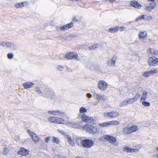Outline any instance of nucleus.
<instances>
[{
	"mask_svg": "<svg viewBox=\"0 0 158 158\" xmlns=\"http://www.w3.org/2000/svg\"><path fill=\"white\" fill-rule=\"evenodd\" d=\"M138 130L137 126L133 125L130 127H123V129L122 132L124 135H127L136 132Z\"/></svg>",
	"mask_w": 158,
	"mask_h": 158,
	"instance_id": "f257e3e1",
	"label": "nucleus"
},
{
	"mask_svg": "<svg viewBox=\"0 0 158 158\" xmlns=\"http://www.w3.org/2000/svg\"><path fill=\"white\" fill-rule=\"evenodd\" d=\"M94 122L92 125L86 124L82 127V129L85 130L86 132L92 133L95 134L98 131L97 128L94 125Z\"/></svg>",
	"mask_w": 158,
	"mask_h": 158,
	"instance_id": "f03ea898",
	"label": "nucleus"
},
{
	"mask_svg": "<svg viewBox=\"0 0 158 158\" xmlns=\"http://www.w3.org/2000/svg\"><path fill=\"white\" fill-rule=\"evenodd\" d=\"M101 140L103 141L106 140L110 143L115 145H117L118 144L116 138L110 135H106L102 136L101 138Z\"/></svg>",
	"mask_w": 158,
	"mask_h": 158,
	"instance_id": "7ed1b4c3",
	"label": "nucleus"
},
{
	"mask_svg": "<svg viewBox=\"0 0 158 158\" xmlns=\"http://www.w3.org/2000/svg\"><path fill=\"white\" fill-rule=\"evenodd\" d=\"M81 143L83 147L86 148H89L93 146L94 143L92 140L87 139L81 140Z\"/></svg>",
	"mask_w": 158,
	"mask_h": 158,
	"instance_id": "20e7f679",
	"label": "nucleus"
},
{
	"mask_svg": "<svg viewBox=\"0 0 158 158\" xmlns=\"http://www.w3.org/2000/svg\"><path fill=\"white\" fill-rule=\"evenodd\" d=\"M148 63L150 66H155L158 65V58L154 56L148 57Z\"/></svg>",
	"mask_w": 158,
	"mask_h": 158,
	"instance_id": "39448f33",
	"label": "nucleus"
},
{
	"mask_svg": "<svg viewBox=\"0 0 158 158\" xmlns=\"http://www.w3.org/2000/svg\"><path fill=\"white\" fill-rule=\"evenodd\" d=\"M78 56V55L77 53L74 52H68L65 56V58L68 60H72L73 59L77 60Z\"/></svg>",
	"mask_w": 158,
	"mask_h": 158,
	"instance_id": "423d86ee",
	"label": "nucleus"
},
{
	"mask_svg": "<svg viewBox=\"0 0 158 158\" xmlns=\"http://www.w3.org/2000/svg\"><path fill=\"white\" fill-rule=\"evenodd\" d=\"M98 85V88L102 91L106 90L108 86L107 83L103 80L99 81Z\"/></svg>",
	"mask_w": 158,
	"mask_h": 158,
	"instance_id": "0eeeda50",
	"label": "nucleus"
},
{
	"mask_svg": "<svg viewBox=\"0 0 158 158\" xmlns=\"http://www.w3.org/2000/svg\"><path fill=\"white\" fill-rule=\"evenodd\" d=\"M119 113L116 111H113L110 112H106L104 114V116L110 118H114L119 115Z\"/></svg>",
	"mask_w": 158,
	"mask_h": 158,
	"instance_id": "6e6552de",
	"label": "nucleus"
},
{
	"mask_svg": "<svg viewBox=\"0 0 158 158\" xmlns=\"http://www.w3.org/2000/svg\"><path fill=\"white\" fill-rule=\"evenodd\" d=\"M125 30L124 27H110L108 29V31L111 33H116L118 31H124Z\"/></svg>",
	"mask_w": 158,
	"mask_h": 158,
	"instance_id": "1a4fd4ad",
	"label": "nucleus"
},
{
	"mask_svg": "<svg viewBox=\"0 0 158 158\" xmlns=\"http://www.w3.org/2000/svg\"><path fill=\"white\" fill-rule=\"evenodd\" d=\"M27 132L31 136L33 141L35 142H38L39 141L40 138L36 134L31 131L29 130H27Z\"/></svg>",
	"mask_w": 158,
	"mask_h": 158,
	"instance_id": "9d476101",
	"label": "nucleus"
},
{
	"mask_svg": "<svg viewBox=\"0 0 158 158\" xmlns=\"http://www.w3.org/2000/svg\"><path fill=\"white\" fill-rule=\"evenodd\" d=\"M81 116V118L83 121L88 123L94 122L93 118L92 117L88 116L85 114H82Z\"/></svg>",
	"mask_w": 158,
	"mask_h": 158,
	"instance_id": "9b49d317",
	"label": "nucleus"
},
{
	"mask_svg": "<svg viewBox=\"0 0 158 158\" xmlns=\"http://www.w3.org/2000/svg\"><path fill=\"white\" fill-rule=\"evenodd\" d=\"M139 94H137L134 97L130 98L126 101L127 105L132 104L137 101L140 97Z\"/></svg>",
	"mask_w": 158,
	"mask_h": 158,
	"instance_id": "f8f14e48",
	"label": "nucleus"
},
{
	"mask_svg": "<svg viewBox=\"0 0 158 158\" xmlns=\"http://www.w3.org/2000/svg\"><path fill=\"white\" fill-rule=\"evenodd\" d=\"M48 113L49 114L58 116H63L64 114V112L58 110L49 111H48Z\"/></svg>",
	"mask_w": 158,
	"mask_h": 158,
	"instance_id": "ddd939ff",
	"label": "nucleus"
},
{
	"mask_svg": "<svg viewBox=\"0 0 158 158\" xmlns=\"http://www.w3.org/2000/svg\"><path fill=\"white\" fill-rule=\"evenodd\" d=\"M29 152L28 150L23 148H21L18 152V154L23 156H26L27 155Z\"/></svg>",
	"mask_w": 158,
	"mask_h": 158,
	"instance_id": "4468645a",
	"label": "nucleus"
},
{
	"mask_svg": "<svg viewBox=\"0 0 158 158\" xmlns=\"http://www.w3.org/2000/svg\"><path fill=\"white\" fill-rule=\"evenodd\" d=\"M74 26V24L73 22H71L66 25H64L60 28V29L61 31H64L68 29L73 27Z\"/></svg>",
	"mask_w": 158,
	"mask_h": 158,
	"instance_id": "2eb2a0df",
	"label": "nucleus"
},
{
	"mask_svg": "<svg viewBox=\"0 0 158 158\" xmlns=\"http://www.w3.org/2000/svg\"><path fill=\"white\" fill-rule=\"evenodd\" d=\"M130 4L132 7L137 9H139L141 7V5L135 0H133L131 2Z\"/></svg>",
	"mask_w": 158,
	"mask_h": 158,
	"instance_id": "dca6fc26",
	"label": "nucleus"
},
{
	"mask_svg": "<svg viewBox=\"0 0 158 158\" xmlns=\"http://www.w3.org/2000/svg\"><path fill=\"white\" fill-rule=\"evenodd\" d=\"M148 53L153 56H156L158 55V50L154 49L149 48L147 50Z\"/></svg>",
	"mask_w": 158,
	"mask_h": 158,
	"instance_id": "f3484780",
	"label": "nucleus"
},
{
	"mask_svg": "<svg viewBox=\"0 0 158 158\" xmlns=\"http://www.w3.org/2000/svg\"><path fill=\"white\" fill-rule=\"evenodd\" d=\"M28 4L27 2H24L17 3L15 5V7L16 8H22L24 6H26Z\"/></svg>",
	"mask_w": 158,
	"mask_h": 158,
	"instance_id": "a211bd4d",
	"label": "nucleus"
},
{
	"mask_svg": "<svg viewBox=\"0 0 158 158\" xmlns=\"http://www.w3.org/2000/svg\"><path fill=\"white\" fill-rule=\"evenodd\" d=\"M147 33L146 31H141L139 32L138 36L139 39H142L146 38Z\"/></svg>",
	"mask_w": 158,
	"mask_h": 158,
	"instance_id": "6ab92c4d",
	"label": "nucleus"
},
{
	"mask_svg": "<svg viewBox=\"0 0 158 158\" xmlns=\"http://www.w3.org/2000/svg\"><path fill=\"white\" fill-rule=\"evenodd\" d=\"M64 123L65 120L63 118L58 117H56L55 123L57 124H64Z\"/></svg>",
	"mask_w": 158,
	"mask_h": 158,
	"instance_id": "aec40b11",
	"label": "nucleus"
},
{
	"mask_svg": "<svg viewBox=\"0 0 158 158\" xmlns=\"http://www.w3.org/2000/svg\"><path fill=\"white\" fill-rule=\"evenodd\" d=\"M124 151L127 152H137L138 150L136 149H133L130 148L128 146H126L123 148Z\"/></svg>",
	"mask_w": 158,
	"mask_h": 158,
	"instance_id": "412c9836",
	"label": "nucleus"
},
{
	"mask_svg": "<svg viewBox=\"0 0 158 158\" xmlns=\"http://www.w3.org/2000/svg\"><path fill=\"white\" fill-rule=\"evenodd\" d=\"M149 5V6H147L145 7V10L150 11L154 8L156 5V3L155 2H152L150 3Z\"/></svg>",
	"mask_w": 158,
	"mask_h": 158,
	"instance_id": "4be33fe9",
	"label": "nucleus"
},
{
	"mask_svg": "<svg viewBox=\"0 0 158 158\" xmlns=\"http://www.w3.org/2000/svg\"><path fill=\"white\" fill-rule=\"evenodd\" d=\"M148 97V92L147 91H144L143 92L140 98V102L144 101L147 99Z\"/></svg>",
	"mask_w": 158,
	"mask_h": 158,
	"instance_id": "5701e85b",
	"label": "nucleus"
},
{
	"mask_svg": "<svg viewBox=\"0 0 158 158\" xmlns=\"http://www.w3.org/2000/svg\"><path fill=\"white\" fill-rule=\"evenodd\" d=\"M34 83L32 82H27L23 84V86L25 89L31 88L33 85Z\"/></svg>",
	"mask_w": 158,
	"mask_h": 158,
	"instance_id": "b1692460",
	"label": "nucleus"
},
{
	"mask_svg": "<svg viewBox=\"0 0 158 158\" xmlns=\"http://www.w3.org/2000/svg\"><path fill=\"white\" fill-rule=\"evenodd\" d=\"M68 143L72 146L74 147L75 145V143L72 138L69 135H67L66 137Z\"/></svg>",
	"mask_w": 158,
	"mask_h": 158,
	"instance_id": "393cba45",
	"label": "nucleus"
},
{
	"mask_svg": "<svg viewBox=\"0 0 158 158\" xmlns=\"http://www.w3.org/2000/svg\"><path fill=\"white\" fill-rule=\"evenodd\" d=\"M94 96L96 99H99L100 100H105V97L104 96L98 94H94Z\"/></svg>",
	"mask_w": 158,
	"mask_h": 158,
	"instance_id": "a878e982",
	"label": "nucleus"
},
{
	"mask_svg": "<svg viewBox=\"0 0 158 158\" xmlns=\"http://www.w3.org/2000/svg\"><path fill=\"white\" fill-rule=\"evenodd\" d=\"M109 126L111 125H117L119 124V122L117 120H113L109 122Z\"/></svg>",
	"mask_w": 158,
	"mask_h": 158,
	"instance_id": "bb28decb",
	"label": "nucleus"
},
{
	"mask_svg": "<svg viewBox=\"0 0 158 158\" xmlns=\"http://www.w3.org/2000/svg\"><path fill=\"white\" fill-rule=\"evenodd\" d=\"M56 117L55 116H50L48 118V120L51 123H55L56 121Z\"/></svg>",
	"mask_w": 158,
	"mask_h": 158,
	"instance_id": "cd10ccee",
	"label": "nucleus"
},
{
	"mask_svg": "<svg viewBox=\"0 0 158 158\" xmlns=\"http://www.w3.org/2000/svg\"><path fill=\"white\" fill-rule=\"evenodd\" d=\"M98 126L103 127L109 126V122H106L100 123Z\"/></svg>",
	"mask_w": 158,
	"mask_h": 158,
	"instance_id": "c85d7f7f",
	"label": "nucleus"
},
{
	"mask_svg": "<svg viewBox=\"0 0 158 158\" xmlns=\"http://www.w3.org/2000/svg\"><path fill=\"white\" fill-rule=\"evenodd\" d=\"M117 57L116 56H114L111 59L110 64L111 65H114L115 64V62L116 60Z\"/></svg>",
	"mask_w": 158,
	"mask_h": 158,
	"instance_id": "c756f323",
	"label": "nucleus"
},
{
	"mask_svg": "<svg viewBox=\"0 0 158 158\" xmlns=\"http://www.w3.org/2000/svg\"><path fill=\"white\" fill-rule=\"evenodd\" d=\"M143 75L145 77H148L151 76V74L150 71H146L143 73Z\"/></svg>",
	"mask_w": 158,
	"mask_h": 158,
	"instance_id": "7c9ffc66",
	"label": "nucleus"
},
{
	"mask_svg": "<svg viewBox=\"0 0 158 158\" xmlns=\"http://www.w3.org/2000/svg\"><path fill=\"white\" fill-rule=\"evenodd\" d=\"M52 141L53 143H56V144H59L60 143V140L57 138L53 137Z\"/></svg>",
	"mask_w": 158,
	"mask_h": 158,
	"instance_id": "2f4dec72",
	"label": "nucleus"
},
{
	"mask_svg": "<svg viewBox=\"0 0 158 158\" xmlns=\"http://www.w3.org/2000/svg\"><path fill=\"white\" fill-rule=\"evenodd\" d=\"M146 16V15H141L140 16H139L138 18H137L135 20V21L136 22H137L138 21L145 19L144 17Z\"/></svg>",
	"mask_w": 158,
	"mask_h": 158,
	"instance_id": "473e14b6",
	"label": "nucleus"
},
{
	"mask_svg": "<svg viewBox=\"0 0 158 158\" xmlns=\"http://www.w3.org/2000/svg\"><path fill=\"white\" fill-rule=\"evenodd\" d=\"M87 110L85 108L83 107H81L79 110V111L80 113H83L87 112Z\"/></svg>",
	"mask_w": 158,
	"mask_h": 158,
	"instance_id": "72a5a7b5",
	"label": "nucleus"
},
{
	"mask_svg": "<svg viewBox=\"0 0 158 158\" xmlns=\"http://www.w3.org/2000/svg\"><path fill=\"white\" fill-rule=\"evenodd\" d=\"M141 102L142 105L145 106H148L150 105V103L148 102H145V101Z\"/></svg>",
	"mask_w": 158,
	"mask_h": 158,
	"instance_id": "f704fd0d",
	"label": "nucleus"
},
{
	"mask_svg": "<svg viewBox=\"0 0 158 158\" xmlns=\"http://www.w3.org/2000/svg\"><path fill=\"white\" fill-rule=\"evenodd\" d=\"M150 71L151 75L156 73L158 72V70L156 69H152Z\"/></svg>",
	"mask_w": 158,
	"mask_h": 158,
	"instance_id": "c9c22d12",
	"label": "nucleus"
},
{
	"mask_svg": "<svg viewBox=\"0 0 158 158\" xmlns=\"http://www.w3.org/2000/svg\"><path fill=\"white\" fill-rule=\"evenodd\" d=\"M127 105V104L126 101H124L120 103L119 106L120 107H122Z\"/></svg>",
	"mask_w": 158,
	"mask_h": 158,
	"instance_id": "e433bc0d",
	"label": "nucleus"
},
{
	"mask_svg": "<svg viewBox=\"0 0 158 158\" xmlns=\"http://www.w3.org/2000/svg\"><path fill=\"white\" fill-rule=\"evenodd\" d=\"M97 46H98V44H94L93 45L89 47V48L90 50H92L93 49H94L97 48Z\"/></svg>",
	"mask_w": 158,
	"mask_h": 158,
	"instance_id": "4c0bfd02",
	"label": "nucleus"
},
{
	"mask_svg": "<svg viewBox=\"0 0 158 158\" xmlns=\"http://www.w3.org/2000/svg\"><path fill=\"white\" fill-rule=\"evenodd\" d=\"M9 150L7 148H5L4 149L3 151V154L5 155H6L9 152Z\"/></svg>",
	"mask_w": 158,
	"mask_h": 158,
	"instance_id": "58836bf2",
	"label": "nucleus"
},
{
	"mask_svg": "<svg viewBox=\"0 0 158 158\" xmlns=\"http://www.w3.org/2000/svg\"><path fill=\"white\" fill-rule=\"evenodd\" d=\"M7 56L9 59H11L13 57V55L12 53H9L7 54Z\"/></svg>",
	"mask_w": 158,
	"mask_h": 158,
	"instance_id": "ea45409f",
	"label": "nucleus"
},
{
	"mask_svg": "<svg viewBox=\"0 0 158 158\" xmlns=\"http://www.w3.org/2000/svg\"><path fill=\"white\" fill-rule=\"evenodd\" d=\"M2 44L3 46H6L7 47H8L10 44L8 42H4L2 43Z\"/></svg>",
	"mask_w": 158,
	"mask_h": 158,
	"instance_id": "a19ab883",
	"label": "nucleus"
},
{
	"mask_svg": "<svg viewBox=\"0 0 158 158\" xmlns=\"http://www.w3.org/2000/svg\"><path fill=\"white\" fill-rule=\"evenodd\" d=\"M63 67L60 65H59L57 68V69L59 71H61L62 70Z\"/></svg>",
	"mask_w": 158,
	"mask_h": 158,
	"instance_id": "79ce46f5",
	"label": "nucleus"
},
{
	"mask_svg": "<svg viewBox=\"0 0 158 158\" xmlns=\"http://www.w3.org/2000/svg\"><path fill=\"white\" fill-rule=\"evenodd\" d=\"M50 137H47L45 138V141L46 142L48 143L49 141L50 140Z\"/></svg>",
	"mask_w": 158,
	"mask_h": 158,
	"instance_id": "37998d69",
	"label": "nucleus"
},
{
	"mask_svg": "<svg viewBox=\"0 0 158 158\" xmlns=\"http://www.w3.org/2000/svg\"><path fill=\"white\" fill-rule=\"evenodd\" d=\"M77 20L76 19V17H74L73 19V20L71 22H73V23L74 22H77Z\"/></svg>",
	"mask_w": 158,
	"mask_h": 158,
	"instance_id": "c03bdc74",
	"label": "nucleus"
},
{
	"mask_svg": "<svg viewBox=\"0 0 158 158\" xmlns=\"http://www.w3.org/2000/svg\"><path fill=\"white\" fill-rule=\"evenodd\" d=\"M87 95V96L88 98H90L92 97V95L89 94V93H88L86 95Z\"/></svg>",
	"mask_w": 158,
	"mask_h": 158,
	"instance_id": "a18cd8bd",
	"label": "nucleus"
},
{
	"mask_svg": "<svg viewBox=\"0 0 158 158\" xmlns=\"http://www.w3.org/2000/svg\"><path fill=\"white\" fill-rule=\"evenodd\" d=\"M148 19L150 20H152V18L151 16H148Z\"/></svg>",
	"mask_w": 158,
	"mask_h": 158,
	"instance_id": "49530a36",
	"label": "nucleus"
},
{
	"mask_svg": "<svg viewBox=\"0 0 158 158\" xmlns=\"http://www.w3.org/2000/svg\"><path fill=\"white\" fill-rule=\"evenodd\" d=\"M149 2H155V0H147Z\"/></svg>",
	"mask_w": 158,
	"mask_h": 158,
	"instance_id": "de8ad7c7",
	"label": "nucleus"
},
{
	"mask_svg": "<svg viewBox=\"0 0 158 158\" xmlns=\"http://www.w3.org/2000/svg\"><path fill=\"white\" fill-rule=\"evenodd\" d=\"M156 150L158 151V147L156 148Z\"/></svg>",
	"mask_w": 158,
	"mask_h": 158,
	"instance_id": "09e8293b",
	"label": "nucleus"
},
{
	"mask_svg": "<svg viewBox=\"0 0 158 158\" xmlns=\"http://www.w3.org/2000/svg\"><path fill=\"white\" fill-rule=\"evenodd\" d=\"M157 157L158 158V154H157Z\"/></svg>",
	"mask_w": 158,
	"mask_h": 158,
	"instance_id": "8fccbe9b",
	"label": "nucleus"
},
{
	"mask_svg": "<svg viewBox=\"0 0 158 158\" xmlns=\"http://www.w3.org/2000/svg\"><path fill=\"white\" fill-rule=\"evenodd\" d=\"M1 115H0V118H1Z\"/></svg>",
	"mask_w": 158,
	"mask_h": 158,
	"instance_id": "3c124183",
	"label": "nucleus"
}]
</instances>
